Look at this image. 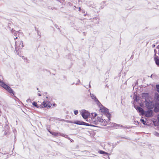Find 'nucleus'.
Here are the masks:
<instances>
[{
  "label": "nucleus",
  "instance_id": "1",
  "mask_svg": "<svg viewBox=\"0 0 159 159\" xmlns=\"http://www.w3.org/2000/svg\"><path fill=\"white\" fill-rule=\"evenodd\" d=\"M136 109L142 116L144 115L147 117H150L153 116V111L151 109H148V111L145 112L144 110L140 107H137Z\"/></svg>",
  "mask_w": 159,
  "mask_h": 159
},
{
  "label": "nucleus",
  "instance_id": "2",
  "mask_svg": "<svg viewBox=\"0 0 159 159\" xmlns=\"http://www.w3.org/2000/svg\"><path fill=\"white\" fill-rule=\"evenodd\" d=\"M101 106L102 107H101L100 109L101 112L106 115L108 119V121H109L110 120L111 115L109 113L108 109L102 105Z\"/></svg>",
  "mask_w": 159,
  "mask_h": 159
},
{
  "label": "nucleus",
  "instance_id": "3",
  "mask_svg": "<svg viewBox=\"0 0 159 159\" xmlns=\"http://www.w3.org/2000/svg\"><path fill=\"white\" fill-rule=\"evenodd\" d=\"M0 85L7 91L10 93H12L13 95H14V92L13 90L10 87L6 84L5 83L2 81V82H1V84H0Z\"/></svg>",
  "mask_w": 159,
  "mask_h": 159
},
{
  "label": "nucleus",
  "instance_id": "4",
  "mask_svg": "<svg viewBox=\"0 0 159 159\" xmlns=\"http://www.w3.org/2000/svg\"><path fill=\"white\" fill-rule=\"evenodd\" d=\"M145 105L148 109H152L154 107V104L152 101L149 100H146Z\"/></svg>",
  "mask_w": 159,
  "mask_h": 159
},
{
  "label": "nucleus",
  "instance_id": "5",
  "mask_svg": "<svg viewBox=\"0 0 159 159\" xmlns=\"http://www.w3.org/2000/svg\"><path fill=\"white\" fill-rule=\"evenodd\" d=\"M23 46V42L22 41H18L16 42L15 50L17 52L18 50L22 49Z\"/></svg>",
  "mask_w": 159,
  "mask_h": 159
},
{
  "label": "nucleus",
  "instance_id": "6",
  "mask_svg": "<svg viewBox=\"0 0 159 159\" xmlns=\"http://www.w3.org/2000/svg\"><path fill=\"white\" fill-rule=\"evenodd\" d=\"M89 115V113L85 110H83L82 112L81 115L84 119L88 118Z\"/></svg>",
  "mask_w": 159,
  "mask_h": 159
},
{
  "label": "nucleus",
  "instance_id": "7",
  "mask_svg": "<svg viewBox=\"0 0 159 159\" xmlns=\"http://www.w3.org/2000/svg\"><path fill=\"white\" fill-rule=\"evenodd\" d=\"M154 112L157 113L159 112V103H155L154 105Z\"/></svg>",
  "mask_w": 159,
  "mask_h": 159
},
{
  "label": "nucleus",
  "instance_id": "8",
  "mask_svg": "<svg viewBox=\"0 0 159 159\" xmlns=\"http://www.w3.org/2000/svg\"><path fill=\"white\" fill-rule=\"evenodd\" d=\"M83 121H80L79 120H76L75 121H69L68 122V123H73L75 124H76L77 125H83Z\"/></svg>",
  "mask_w": 159,
  "mask_h": 159
},
{
  "label": "nucleus",
  "instance_id": "9",
  "mask_svg": "<svg viewBox=\"0 0 159 159\" xmlns=\"http://www.w3.org/2000/svg\"><path fill=\"white\" fill-rule=\"evenodd\" d=\"M98 152L100 154H104V156L107 155L109 159V154L108 153L102 150H100L99 151H98Z\"/></svg>",
  "mask_w": 159,
  "mask_h": 159
},
{
  "label": "nucleus",
  "instance_id": "10",
  "mask_svg": "<svg viewBox=\"0 0 159 159\" xmlns=\"http://www.w3.org/2000/svg\"><path fill=\"white\" fill-rule=\"evenodd\" d=\"M32 104L33 106L36 107L37 108H41V105L39 106L37 104V103L36 102H34L32 103Z\"/></svg>",
  "mask_w": 159,
  "mask_h": 159
},
{
  "label": "nucleus",
  "instance_id": "11",
  "mask_svg": "<svg viewBox=\"0 0 159 159\" xmlns=\"http://www.w3.org/2000/svg\"><path fill=\"white\" fill-rule=\"evenodd\" d=\"M93 100L96 102V104L98 106H100L102 105V104L100 102H99V101L98 100V99L96 98H95V99Z\"/></svg>",
  "mask_w": 159,
  "mask_h": 159
},
{
  "label": "nucleus",
  "instance_id": "12",
  "mask_svg": "<svg viewBox=\"0 0 159 159\" xmlns=\"http://www.w3.org/2000/svg\"><path fill=\"white\" fill-rule=\"evenodd\" d=\"M41 108L42 107H47L48 104L46 103V102H45L44 101L41 104Z\"/></svg>",
  "mask_w": 159,
  "mask_h": 159
},
{
  "label": "nucleus",
  "instance_id": "13",
  "mask_svg": "<svg viewBox=\"0 0 159 159\" xmlns=\"http://www.w3.org/2000/svg\"><path fill=\"white\" fill-rule=\"evenodd\" d=\"M155 98L158 101H159V94L157 93L155 94Z\"/></svg>",
  "mask_w": 159,
  "mask_h": 159
},
{
  "label": "nucleus",
  "instance_id": "14",
  "mask_svg": "<svg viewBox=\"0 0 159 159\" xmlns=\"http://www.w3.org/2000/svg\"><path fill=\"white\" fill-rule=\"evenodd\" d=\"M140 121L144 125H147L146 122L144 120V119H141Z\"/></svg>",
  "mask_w": 159,
  "mask_h": 159
},
{
  "label": "nucleus",
  "instance_id": "15",
  "mask_svg": "<svg viewBox=\"0 0 159 159\" xmlns=\"http://www.w3.org/2000/svg\"><path fill=\"white\" fill-rule=\"evenodd\" d=\"M49 132L52 134V135H54L55 136H57L58 135V133L55 132H52L50 131H49Z\"/></svg>",
  "mask_w": 159,
  "mask_h": 159
},
{
  "label": "nucleus",
  "instance_id": "16",
  "mask_svg": "<svg viewBox=\"0 0 159 159\" xmlns=\"http://www.w3.org/2000/svg\"><path fill=\"white\" fill-rule=\"evenodd\" d=\"M153 134L154 135L156 136L159 137V133H158L156 131H154L153 133Z\"/></svg>",
  "mask_w": 159,
  "mask_h": 159
},
{
  "label": "nucleus",
  "instance_id": "17",
  "mask_svg": "<svg viewBox=\"0 0 159 159\" xmlns=\"http://www.w3.org/2000/svg\"><path fill=\"white\" fill-rule=\"evenodd\" d=\"M90 96H91V98L93 100L95 99V98H96V97L93 94L90 93Z\"/></svg>",
  "mask_w": 159,
  "mask_h": 159
},
{
  "label": "nucleus",
  "instance_id": "18",
  "mask_svg": "<svg viewBox=\"0 0 159 159\" xmlns=\"http://www.w3.org/2000/svg\"><path fill=\"white\" fill-rule=\"evenodd\" d=\"M83 125H86L87 126H90V124L89 123H86V122H83Z\"/></svg>",
  "mask_w": 159,
  "mask_h": 159
},
{
  "label": "nucleus",
  "instance_id": "19",
  "mask_svg": "<svg viewBox=\"0 0 159 159\" xmlns=\"http://www.w3.org/2000/svg\"><path fill=\"white\" fill-rule=\"evenodd\" d=\"M156 88H157V91L159 93V85H156Z\"/></svg>",
  "mask_w": 159,
  "mask_h": 159
},
{
  "label": "nucleus",
  "instance_id": "20",
  "mask_svg": "<svg viewBox=\"0 0 159 159\" xmlns=\"http://www.w3.org/2000/svg\"><path fill=\"white\" fill-rule=\"evenodd\" d=\"M155 63L157 66L159 67V60H155Z\"/></svg>",
  "mask_w": 159,
  "mask_h": 159
},
{
  "label": "nucleus",
  "instance_id": "21",
  "mask_svg": "<svg viewBox=\"0 0 159 159\" xmlns=\"http://www.w3.org/2000/svg\"><path fill=\"white\" fill-rule=\"evenodd\" d=\"M74 113L75 115H77L78 113V111L77 110H75L74 111Z\"/></svg>",
  "mask_w": 159,
  "mask_h": 159
},
{
  "label": "nucleus",
  "instance_id": "22",
  "mask_svg": "<svg viewBox=\"0 0 159 159\" xmlns=\"http://www.w3.org/2000/svg\"><path fill=\"white\" fill-rule=\"evenodd\" d=\"M11 31L12 33H14V34H15V36L16 35L15 34H16V33L17 32V31H16L14 30H11Z\"/></svg>",
  "mask_w": 159,
  "mask_h": 159
},
{
  "label": "nucleus",
  "instance_id": "23",
  "mask_svg": "<svg viewBox=\"0 0 159 159\" xmlns=\"http://www.w3.org/2000/svg\"><path fill=\"white\" fill-rule=\"evenodd\" d=\"M98 119L100 122L102 121L103 120V119H102V118H101L100 117H99V119Z\"/></svg>",
  "mask_w": 159,
  "mask_h": 159
},
{
  "label": "nucleus",
  "instance_id": "24",
  "mask_svg": "<svg viewBox=\"0 0 159 159\" xmlns=\"http://www.w3.org/2000/svg\"><path fill=\"white\" fill-rule=\"evenodd\" d=\"M26 101H27V102H31V99H28Z\"/></svg>",
  "mask_w": 159,
  "mask_h": 159
},
{
  "label": "nucleus",
  "instance_id": "25",
  "mask_svg": "<svg viewBox=\"0 0 159 159\" xmlns=\"http://www.w3.org/2000/svg\"><path fill=\"white\" fill-rule=\"evenodd\" d=\"M60 135L61 136L64 137L65 134H63L60 133Z\"/></svg>",
  "mask_w": 159,
  "mask_h": 159
},
{
  "label": "nucleus",
  "instance_id": "26",
  "mask_svg": "<svg viewBox=\"0 0 159 159\" xmlns=\"http://www.w3.org/2000/svg\"><path fill=\"white\" fill-rule=\"evenodd\" d=\"M118 126H121V127L122 128H125L126 127H125V126H123L122 125H118Z\"/></svg>",
  "mask_w": 159,
  "mask_h": 159
},
{
  "label": "nucleus",
  "instance_id": "27",
  "mask_svg": "<svg viewBox=\"0 0 159 159\" xmlns=\"http://www.w3.org/2000/svg\"><path fill=\"white\" fill-rule=\"evenodd\" d=\"M155 76V75H153V74H152L150 76V77L151 78H152L153 77Z\"/></svg>",
  "mask_w": 159,
  "mask_h": 159
},
{
  "label": "nucleus",
  "instance_id": "28",
  "mask_svg": "<svg viewBox=\"0 0 159 159\" xmlns=\"http://www.w3.org/2000/svg\"><path fill=\"white\" fill-rule=\"evenodd\" d=\"M154 60H159V59L158 58H157V57H156V56H155V58H154Z\"/></svg>",
  "mask_w": 159,
  "mask_h": 159
},
{
  "label": "nucleus",
  "instance_id": "29",
  "mask_svg": "<svg viewBox=\"0 0 159 159\" xmlns=\"http://www.w3.org/2000/svg\"><path fill=\"white\" fill-rule=\"evenodd\" d=\"M68 135H66V134H65L64 135V137L66 138H67V137H68Z\"/></svg>",
  "mask_w": 159,
  "mask_h": 159
},
{
  "label": "nucleus",
  "instance_id": "30",
  "mask_svg": "<svg viewBox=\"0 0 159 159\" xmlns=\"http://www.w3.org/2000/svg\"><path fill=\"white\" fill-rule=\"evenodd\" d=\"M90 126H94V127H97V126L94 125H91V124H90Z\"/></svg>",
  "mask_w": 159,
  "mask_h": 159
},
{
  "label": "nucleus",
  "instance_id": "31",
  "mask_svg": "<svg viewBox=\"0 0 159 159\" xmlns=\"http://www.w3.org/2000/svg\"><path fill=\"white\" fill-rule=\"evenodd\" d=\"M97 115V114L95 113L94 114V117H95Z\"/></svg>",
  "mask_w": 159,
  "mask_h": 159
},
{
  "label": "nucleus",
  "instance_id": "32",
  "mask_svg": "<svg viewBox=\"0 0 159 159\" xmlns=\"http://www.w3.org/2000/svg\"><path fill=\"white\" fill-rule=\"evenodd\" d=\"M136 123H138V124H136V125H138L139 124V122H138V121H136Z\"/></svg>",
  "mask_w": 159,
  "mask_h": 159
},
{
  "label": "nucleus",
  "instance_id": "33",
  "mask_svg": "<svg viewBox=\"0 0 159 159\" xmlns=\"http://www.w3.org/2000/svg\"><path fill=\"white\" fill-rule=\"evenodd\" d=\"M47 107H48V108H50L51 107V106L50 105H47Z\"/></svg>",
  "mask_w": 159,
  "mask_h": 159
},
{
  "label": "nucleus",
  "instance_id": "34",
  "mask_svg": "<svg viewBox=\"0 0 159 159\" xmlns=\"http://www.w3.org/2000/svg\"><path fill=\"white\" fill-rule=\"evenodd\" d=\"M90 82H89V88H91V85H90Z\"/></svg>",
  "mask_w": 159,
  "mask_h": 159
},
{
  "label": "nucleus",
  "instance_id": "35",
  "mask_svg": "<svg viewBox=\"0 0 159 159\" xmlns=\"http://www.w3.org/2000/svg\"><path fill=\"white\" fill-rule=\"evenodd\" d=\"M38 94L39 96H41V94H40L39 93H38Z\"/></svg>",
  "mask_w": 159,
  "mask_h": 159
},
{
  "label": "nucleus",
  "instance_id": "36",
  "mask_svg": "<svg viewBox=\"0 0 159 159\" xmlns=\"http://www.w3.org/2000/svg\"><path fill=\"white\" fill-rule=\"evenodd\" d=\"M117 125V124H114V126H116Z\"/></svg>",
  "mask_w": 159,
  "mask_h": 159
},
{
  "label": "nucleus",
  "instance_id": "37",
  "mask_svg": "<svg viewBox=\"0 0 159 159\" xmlns=\"http://www.w3.org/2000/svg\"><path fill=\"white\" fill-rule=\"evenodd\" d=\"M56 104L55 103L53 105V106H56Z\"/></svg>",
  "mask_w": 159,
  "mask_h": 159
},
{
  "label": "nucleus",
  "instance_id": "38",
  "mask_svg": "<svg viewBox=\"0 0 159 159\" xmlns=\"http://www.w3.org/2000/svg\"><path fill=\"white\" fill-rule=\"evenodd\" d=\"M2 81L0 80V84H1V82H2Z\"/></svg>",
  "mask_w": 159,
  "mask_h": 159
},
{
  "label": "nucleus",
  "instance_id": "39",
  "mask_svg": "<svg viewBox=\"0 0 159 159\" xmlns=\"http://www.w3.org/2000/svg\"><path fill=\"white\" fill-rule=\"evenodd\" d=\"M78 84V83H77L75 84L76 85H77Z\"/></svg>",
  "mask_w": 159,
  "mask_h": 159
},
{
  "label": "nucleus",
  "instance_id": "40",
  "mask_svg": "<svg viewBox=\"0 0 159 159\" xmlns=\"http://www.w3.org/2000/svg\"><path fill=\"white\" fill-rule=\"evenodd\" d=\"M78 82H80V80H78Z\"/></svg>",
  "mask_w": 159,
  "mask_h": 159
},
{
  "label": "nucleus",
  "instance_id": "41",
  "mask_svg": "<svg viewBox=\"0 0 159 159\" xmlns=\"http://www.w3.org/2000/svg\"><path fill=\"white\" fill-rule=\"evenodd\" d=\"M74 84V83H73L72 84V85H73Z\"/></svg>",
  "mask_w": 159,
  "mask_h": 159
},
{
  "label": "nucleus",
  "instance_id": "42",
  "mask_svg": "<svg viewBox=\"0 0 159 159\" xmlns=\"http://www.w3.org/2000/svg\"><path fill=\"white\" fill-rule=\"evenodd\" d=\"M17 37H16L15 38V39H17Z\"/></svg>",
  "mask_w": 159,
  "mask_h": 159
},
{
  "label": "nucleus",
  "instance_id": "43",
  "mask_svg": "<svg viewBox=\"0 0 159 159\" xmlns=\"http://www.w3.org/2000/svg\"><path fill=\"white\" fill-rule=\"evenodd\" d=\"M106 86H107V87H108V86H107V84L106 85Z\"/></svg>",
  "mask_w": 159,
  "mask_h": 159
},
{
  "label": "nucleus",
  "instance_id": "44",
  "mask_svg": "<svg viewBox=\"0 0 159 159\" xmlns=\"http://www.w3.org/2000/svg\"><path fill=\"white\" fill-rule=\"evenodd\" d=\"M106 86H107V87H108V86H107V84L106 85Z\"/></svg>",
  "mask_w": 159,
  "mask_h": 159
},
{
  "label": "nucleus",
  "instance_id": "45",
  "mask_svg": "<svg viewBox=\"0 0 159 159\" xmlns=\"http://www.w3.org/2000/svg\"><path fill=\"white\" fill-rule=\"evenodd\" d=\"M80 10V8H79V10Z\"/></svg>",
  "mask_w": 159,
  "mask_h": 159
},
{
  "label": "nucleus",
  "instance_id": "46",
  "mask_svg": "<svg viewBox=\"0 0 159 159\" xmlns=\"http://www.w3.org/2000/svg\"><path fill=\"white\" fill-rule=\"evenodd\" d=\"M135 122H136V121L135 120H134V121Z\"/></svg>",
  "mask_w": 159,
  "mask_h": 159
},
{
  "label": "nucleus",
  "instance_id": "47",
  "mask_svg": "<svg viewBox=\"0 0 159 159\" xmlns=\"http://www.w3.org/2000/svg\"><path fill=\"white\" fill-rule=\"evenodd\" d=\"M37 90H38V88H37Z\"/></svg>",
  "mask_w": 159,
  "mask_h": 159
}]
</instances>
